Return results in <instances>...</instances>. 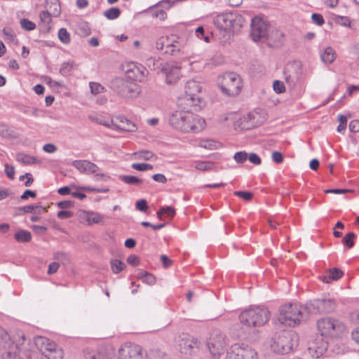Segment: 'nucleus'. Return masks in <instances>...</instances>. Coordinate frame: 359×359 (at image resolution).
<instances>
[{"label": "nucleus", "instance_id": "f257e3e1", "mask_svg": "<svg viewBox=\"0 0 359 359\" xmlns=\"http://www.w3.org/2000/svg\"><path fill=\"white\" fill-rule=\"evenodd\" d=\"M169 123L173 128L182 133H196L204 128L205 121L187 109L172 112L169 116Z\"/></svg>", "mask_w": 359, "mask_h": 359}, {"label": "nucleus", "instance_id": "f03ea898", "mask_svg": "<svg viewBox=\"0 0 359 359\" xmlns=\"http://www.w3.org/2000/svg\"><path fill=\"white\" fill-rule=\"evenodd\" d=\"M25 341V334L18 332L13 337L0 326V346L6 350L2 354V359H21L20 353L22 351V346Z\"/></svg>", "mask_w": 359, "mask_h": 359}, {"label": "nucleus", "instance_id": "7ed1b4c3", "mask_svg": "<svg viewBox=\"0 0 359 359\" xmlns=\"http://www.w3.org/2000/svg\"><path fill=\"white\" fill-rule=\"evenodd\" d=\"M307 314L304 306L290 303L283 305L280 308L278 321L285 326L294 327L302 320H305Z\"/></svg>", "mask_w": 359, "mask_h": 359}, {"label": "nucleus", "instance_id": "20e7f679", "mask_svg": "<svg viewBox=\"0 0 359 359\" xmlns=\"http://www.w3.org/2000/svg\"><path fill=\"white\" fill-rule=\"evenodd\" d=\"M297 335L295 332L284 330L276 332L271 338V350L278 354H287L297 346Z\"/></svg>", "mask_w": 359, "mask_h": 359}, {"label": "nucleus", "instance_id": "39448f33", "mask_svg": "<svg viewBox=\"0 0 359 359\" xmlns=\"http://www.w3.org/2000/svg\"><path fill=\"white\" fill-rule=\"evenodd\" d=\"M270 318V312L265 307H250L242 311L239 316L241 323L249 327L262 326Z\"/></svg>", "mask_w": 359, "mask_h": 359}, {"label": "nucleus", "instance_id": "423d86ee", "mask_svg": "<svg viewBox=\"0 0 359 359\" xmlns=\"http://www.w3.org/2000/svg\"><path fill=\"white\" fill-rule=\"evenodd\" d=\"M213 22L218 29L230 33L242 27L245 20L237 11H232L217 15L213 19Z\"/></svg>", "mask_w": 359, "mask_h": 359}, {"label": "nucleus", "instance_id": "0eeeda50", "mask_svg": "<svg viewBox=\"0 0 359 359\" xmlns=\"http://www.w3.org/2000/svg\"><path fill=\"white\" fill-rule=\"evenodd\" d=\"M318 330L326 338L340 337L346 330L345 325L339 319L333 317H324L317 321Z\"/></svg>", "mask_w": 359, "mask_h": 359}, {"label": "nucleus", "instance_id": "6e6552de", "mask_svg": "<svg viewBox=\"0 0 359 359\" xmlns=\"http://www.w3.org/2000/svg\"><path fill=\"white\" fill-rule=\"evenodd\" d=\"M217 84L222 92L228 96L238 95L243 86L240 76L233 72H227L219 76Z\"/></svg>", "mask_w": 359, "mask_h": 359}, {"label": "nucleus", "instance_id": "1a4fd4ad", "mask_svg": "<svg viewBox=\"0 0 359 359\" xmlns=\"http://www.w3.org/2000/svg\"><path fill=\"white\" fill-rule=\"evenodd\" d=\"M110 88L121 97L126 98H135L140 93L138 85L120 77L111 81Z\"/></svg>", "mask_w": 359, "mask_h": 359}, {"label": "nucleus", "instance_id": "9d476101", "mask_svg": "<svg viewBox=\"0 0 359 359\" xmlns=\"http://www.w3.org/2000/svg\"><path fill=\"white\" fill-rule=\"evenodd\" d=\"M337 306V303L334 298L325 297L311 300L306 303L304 309L309 314L331 313L335 311Z\"/></svg>", "mask_w": 359, "mask_h": 359}, {"label": "nucleus", "instance_id": "9b49d317", "mask_svg": "<svg viewBox=\"0 0 359 359\" xmlns=\"http://www.w3.org/2000/svg\"><path fill=\"white\" fill-rule=\"evenodd\" d=\"M36 346L48 359H62L63 351L50 339L38 337L35 340Z\"/></svg>", "mask_w": 359, "mask_h": 359}, {"label": "nucleus", "instance_id": "f8f14e48", "mask_svg": "<svg viewBox=\"0 0 359 359\" xmlns=\"http://www.w3.org/2000/svg\"><path fill=\"white\" fill-rule=\"evenodd\" d=\"M199 83L194 80L189 81L185 86L184 95L180 98L179 104L182 105L184 102L189 107H196L201 102V97L198 93L201 92Z\"/></svg>", "mask_w": 359, "mask_h": 359}, {"label": "nucleus", "instance_id": "ddd939ff", "mask_svg": "<svg viewBox=\"0 0 359 359\" xmlns=\"http://www.w3.org/2000/svg\"><path fill=\"white\" fill-rule=\"evenodd\" d=\"M226 359H258L257 351L249 346L235 344L227 352Z\"/></svg>", "mask_w": 359, "mask_h": 359}, {"label": "nucleus", "instance_id": "4468645a", "mask_svg": "<svg viewBox=\"0 0 359 359\" xmlns=\"http://www.w3.org/2000/svg\"><path fill=\"white\" fill-rule=\"evenodd\" d=\"M269 24L263 18L255 16L251 20V36L254 41L266 40L269 35Z\"/></svg>", "mask_w": 359, "mask_h": 359}, {"label": "nucleus", "instance_id": "2eb2a0df", "mask_svg": "<svg viewBox=\"0 0 359 359\" xmlns=\"http://www.w3.org/2000/svg\"><path fill=\"white\" fill-rule=\"evenodd\" d=\"M126 75L127 78L134 81L144 82L148 75L147 69L141 64L129 62L126 67Z\"/></svg>", "mask_w": 359, "mask_h": 359}, {"label": "nucleus", "instance_id": "dca6fc26", "mask_svg": "<svg viewBox=\"0 0 359 359\" xmlns=\"http://www.w3.org/2000/svg\"><path fill=\"white\" fill-rule=\"evenodd\" d=\"M179 350L181 353L191 355L199 348V344L194 337L183 334L178 340Z\"/></svg>", "mask_w": 359, "mask_h": 359}, {"label": "nucleus", "instance_id": "f3484780", "mask_svg": "<svg viewBox=\"0 0 359 359\" xmlns=\"http://www.w3.org/2000/svg\"><path fill=\"white\" fill-rule=\"evenodd\" d=\"M120 359H143L142 347L133 343H126L118 351Z\"/></svg>", "mask_w": 359, "mask_h": 359}, {"label": "nucleus", "instance_id": "a211bd4d", "mask_svg": "<svg viewBox=\"0 0 359 359\" xmlns=\"http://www.w3.org/2000/svg\"><path fill=\"white\" fill-rule=\"evenodd\" d=\"M226 341L223 334L212 333L208 342V348L213 356L219 355L223 351Z\"/></svg>", "mask_w": 359, "mask_h": 359}, {"label": "nucleus", "instance_id": "6ab92c4d", "mask_svg": "<svg viewBox=\"0 0 359 359\" xmlns=\"http://www.w3.org/2000/svg\"><path fill=\"white\" fill-rule=\"evenodd\" d=\"M161 71L165 76V83L168 85L176 83L181 76L180 68L173 63H165Z\"/></svg>", "mask_w": 359, "mask_h": 359}, {"label": "nucleus", "instance_id": "aec40b11", "mask_svg": "<svg viewBox=\"0 0 359 359\" xmlns=\"http://www.w3.org/2000/svg\"><path fill=\"white\" fill-rule=\"evenodd\" d=\"M72 165L81 172L87 175L94 174L99 170L95 163L87 160H75L72 161Z\"/></svg>", "mask_w": 359, "mask_h": 359}, {"label": "nucleus", "instance_id": "412c9836", "mask_svg": "<svg viewBox=\"0 0 359 359\" xmlns=\"http://www.w3.org/2000/svg\"><path fill=\"white\" fill-rule=\"evenodd\" d=\"M112 123L118 130L127 132H135L137 130L136 125L123 116H116Z\"/></svg>", "mask_w": 359, "mask_h": 359}, {"label": "nucleus", "instance_id": "4be33fe9", "mask_svg": "<svg viewBox=\"0 0 359 359\" xmlns=\"http://www.w3.org/2000/svg\"><path fill=\"white\" fill-rule=\"evenodd\" d=\"M327 342L323 339L320 341L316 339L313 346L309 348V351L313 357L319 358L327 351Z\"/></svg>", "mask_w": 359, "mask_h": 359}, {"label": "nucleus", "instance_id": "5701e85b", "mask_svg": "<svg viewBox=\"0 0 359 359\" xmlns=\"http://www.w3.org/2000/svg\"><path fill=\"white\" fill-rule=\"evenodd\" d=\"M46 6L53 16L58 17L61 13V7L59 0H46Z\"/></svg>", "mask_w": 359, "mask_h": 359}, {"label": "nucleus", "instance_id": "b1692460", "mask_svg": "<svg viewBox=\"0 0 359 359\" xmlns=\"http://www.w3.org/2000/svg\"><path fill=\"white\" fill-rule=\"evenodd\" d=\"M343 276V271L338 268H333L330 269L329 272L325 275L322 280L323 282L329 283L332 280H337Z\"/></svg>", "mask_w": 359, "mask_h": 359}, {"label": "nucleus", "instance_id": "393cba45", "mask_svg": "<svg viewBox=\"0 0 359 359\" xmlns=\"http://www.w3.org/2000/svg\"><path fill=\"white\" fill-rule=\"evenodd\" d=\"M321 60L325 64L332 63L336 58L335 50L330 46L327 47L320 55Z\"/></svg>", "mask_w": 359, "mask_h": 359}, {"label": "nucleus", "instance_id": "a878e982", "mask_svg": "<svg viewBox=\"0 0 359 359\" xmlns=\"http://www.w3.org/2000/svg\"><path fill=\"white\" fill-rule=\"evenodd\" d=\"M16 160L24 165H32L38 162L37 158L35 156L23 153L18 154L16 155Z\"/></svg>", "mask_w": 359, "mask_h": 359}, {"label": "nucleus", "instance_id": "bb28decb", "mask_svg": "<svg viewBox=\"0 0 359 359\" xmlns=\"http://www.w3.org/2000/svg\"><path fill=\"white\" fill-rule=\"evenodd\" d=\"M15 239L20 243H27L32 239V234L27 230H20L14 235Z\"/></svg>", "mask_w": 359, "mask_h": 359}, {"label": "nucleus", "instance_id": "cd10ccee", "mask_svg": "<svg viewBox=\"0 0 359 359\" xmlns=\"http://www.w3.org/2000/svg\"><path fill=\"white\" fill-rule=\"evenodd\" d=\"M175 215V210L174 208L171 206H165V207H161L158 211H157V217L159 219H162L163 215H166L167 217L172 218Z\"/></svg>", "mask_w": 359, "mask_h": 359}, {"label": "nucleus", "instance_id": "c85d7f7f", "mask_svg": "<svg viewBox=\"0 0 359 359\" xmlns=\"http://www.w3.org/2000/svg\"><path fill=\"white\" fill-rule=\"evenodd\" d=\"M199 146L207 149H216L220 147V144L213 140H201Z\"/></svg>", "mask_w": 359, "mask_h": 359}, {"label": "nucleus", "instance_id": "c756f323", "mask_svg": "<svg viewBox=\"0 0 359 359\" xmlns=\"http://www.w3.org/2000/svg\"><path fill=\"white\" fill-rule=\"evenodd\" d=\"M76 33L81 37H86L90 34L91 30L87 22H81L76 27Z\"/></svg>", "mask_w": 359, "mask_h": 359}, {"label": "nucleus", "instance_id": "7c9ffc66", "mask_svg": "<svg viewBox=\"0 0 359 359\" xmlns=\"http://www.w3.org/2000/svg\"><path fill=\"white\" fill-rule=\"evenodd\" d=\"M2 33L5 36V39L14 44L18 43V40L16 38V35L14 31L11 27H4L2 30Z\"/></svg>", "mask_w": 359, "mask_h": 359}, {"label": "nucleus", "instance_id": "2f4dec72", "mask_svg": "<svg viewBox=\"0 0 359 359\" xmlns=\"http://www.w3.org/2000/svg\"><path fill=\"white\" fill-rule=\"evenodd\" d=\"M171 40L168 36H162L156 41V48L158 50L163 51L165 48H170V41Z\"/></svg>", "mask_w": 359, "mask_h": 359}, {"label": "nucleus", "instance_id": "473e14b6", "mask_svg": "<svg viewBox=\"0 0 359 359\" xmlns=\"http://www.w3.org/2000/svg\"><path fill=\"white\" fill-rule=\"evenodd\" d=\"M121 15V11L117 7H112L109 9H107L104 11V15L106 17L108 20H113L119 17Z\"/></svg>", "mask_w": 359, "mask_h": 359}, {"label": "nucleus", "instance_id": "72a5a7b5", "mask_svg": "<svg viewBox=\"0 0 359 359\" xmlns=\"http://www.w3.org/2000/svg\"><path fill=\"white\" fill-rule=\"evenodd\" d=\"M120 180L128 184L139 185L142 182V180L131 175H121Z\"/></svg>", "mask_w": 359, "mask_h": 359}, {"label": "nucleus", "instance_id": "f704fd0d", "mask_svg": "<svg viewBox=\"0 0 359 359\" xmlns=\"http://www.w3.org/2000/svg\"><path fill=\"white\" fill-rule=\"evenodd\" d=\"M110 264H111V268L113 273H114L116 274L121 272L126 266L123 262H122L121 261H120L117 259H112L111 261Z\"/></svg>", "mask_w": 359, "mask_h": 359}, {"label": "nucleus", "instance_id": "c9c22d12", "mask_svg": "<svg viewBox=\"0 0 359 359\" xmlns=\"http://www.w3.org/2000/svg\"><path fill=\"white\" fill-rule=\"evenodd\" d=\"M355 238V234L353 232H349L345 235V236L342 239V243L347 248H351L354 245V238Z\"/></svg>", "mask_w": 359, "mask_h": 359}, {"label": "nucleus", "instance_id": "e433bc0d", "mask_svg": "<svg viewBox=\"0 0 359 359\" xmlns=\"http://www.w3.org/2000/svg\"><path fill=\"white\" fill-rule=\"evenodd\" d=\"M214 167V163L210 161H200L197 162L195 165V168L198 170L206 171L212 170Z\"/></svg>", "mask_w": 359, "mask_h": 359}, {"label": "nucleus", "instance_id": "4c0bfd02", "mask_svg": "<svg viewBox=\"0 0 359 359\" xmlns=\"http://www.w3.org/2000/svg\"><path fill=\"white\" fill-rule=\"evenodd\" d=\"M58 38L65 44H67L70 42L69 33L65 28H61L59 29Z\"/></svg>", "mask_w": 359, "mask_h": 359}, {"label": "nucleus", "instance_id": "58836bf2", "mask_svg": "<svg viewBox=\"0 0 359 359\" xmlns=\"http://www.w3.org/2000/svg\"><path fill=\"white\" fill-rule=\"evenodd\" d=\"M334 20L336 23H337L343 27H351V20L348 17L335 15Z\"/></svg>", "mask_w": 359, "mask_h": 359}, {"label": "nucleus", "instance_id": "ea45409f", "mask_svg": "<svg viewBox=\"0 0 359 359\" xmlns=\"http://www.w3.org/2000/svg\"><path fill=\"white\" fill-rule=\"evenodd\" d=\"M21 27L26 31H32L36 28V25L32 21L23 18L20 22Z\"/></svg>", "mask_w": 359, "mask_h": 359}, {"label": "nucleus", "instance_id": "a19ab883", "mask_svg": "<svg viewBox=\"0 0 359 359\" xmlns=\"http://www.w3.org/2000/svg\"><path fill=\"white\" fill-rule=\"evenodd\" d=\"M90 91L93 94L97 95L105 91L104 87L96 82H90Z\"/></svg>", "mask_w": 359, "mask_h": 359}, {"label": "nucleus", "instance_id": "79ce46f5", "mask_svg": "<svg viewBox=\"0 0 359 359\" xmlns=\"http://www.w3.org/2000/svg\"><path fill=\"white\" fill-rule=\"evenodd\" d=\"M72 63H70L69 62H63L60 69V73L61 75L67 76L70 74L72 71Z\"/></svg>", "mask_w": 359, "mask_h": 359}, {"label": "nucleus", "instance_id": "37998d69", "mask_svg": "<svg viewBox=\"0 0 359 359\" xmlns=\"http://www.w3.org/2000/svg\"><path fill=\"white\" fill-rule=\"evenodd\" d=\"M131 167L133 169L137 170L138 171H145V170H150L153 169V165L151 164L144 163H135L132 164Z\"/></svg>", "mask_w": 359, "mask_h": 359}, {"label": "nucleus", "instance_id": "c03bdc74", "mask_svg": "<svg viewBox=\"0 0 359 359\" xmlns=\"http://www.w3.org/2000/svg\"><path fill=\"white\" fill-rule=\"evenodd\" d=\"M51 16H53V15L48 10L43 11L39 13L41 21L46 25H48L52 21Z\"/></svg>", "mask_w": 359, "mask_h": 359}, {"label": "nucleus", "instance_id": "a18cd8bd", "mask_svg": "<svg viewBox=\"0 0 359 359\" xmlns=\"http://www.w3.org/2000/svg\"><path fill=\"white\" fill-rule=\"evenodd\" d=\"M36 207L37 206L36 205H26V206L18 207L17 208V214L20 215V214L33 212L34 211H35Z\"/></svg>", "mask_w": 359, "mask_h": 359}, {"label": "nucleus", "instance_id": "49530a36", "mask_svg": "<svg viewBox=\"0 0 359 359\" xmlns=\"http://www.w3.org/2000/svg\"><path fill=\"white\" fill-rule=\"evenodd\" d=\"M170 48H165L164 50L163 51L165 54H169V55H174L176 51L180 50V48L178 46V43H174V41H170Z\"/></svg>", "mask_w": 359, "mask_h": 359}, {"label": "nucleus", "instance_id": "de8ad7c7", "mask_svg": "<svg viewBox=\"0 0 359 359\" xmlns=\"http://www.w3.org/2000/svg\"><path fill=\"white\" fill-rule=\"evenodd\" d=\"M233 158L238 163H243L248 159V153L245 151L236 152L233 156Z\"/></svg>", "mask_w": 359, "mask_h": 359}, {"label": "nucleus", "instance_id": "09e8293b", "mask_svg": "<svg viewBox=\"0 0 359 359\" xmlns=\"http://www.w3.org/2000/svg\"><path fill=\"white\" fill-rule=\"evenodd\" d=\"M103 216L97 212H89L88 213V221L94 224H97L103 219Z\"/></svg>", "mask_w": 359, "mask_h": 359}, {"label": "nucleus", "instance_id": "8fccbe9b", "mask_svg": "<svg viewBox=\"0 0 359 359\" xmlns=\"http://www.w3.org/2000/svg\"><path fill=\"white\" fill-rule=\"evenodd\" d=\"M273 90L276 93H282L285 91V87L283 81L276 80L273 83Z\"/></svg>", "mask_w": 359, "mask_h": 359}, {"label": "nucleus", "instance_id": "3c124183", "mask_svg": "<svg viewBox=\"0 0 359 359\" xmlns=\"http://www.w3.org/2000/svg\"><path fill=\"white\" fill-rule=\"evenodd\" d=\"M135 208L137 210H138L142 212H145L149 208L147 202L145 199L138 200L135 203Z\"/></svg>", "mask_w": 359, "mask_h": 359}, {"label": "nucleus", "instance_id": "603ef678", "mask_svg": "<svg viewBox=\"0 0 359 359\" xmlns=\"http://www.w3.org/2000/svg\"><path fill=\"white\" fill-rule=\"evenodd\" d=\"M138 158L146 161L150 160L154 155L149 150H142L137 153Z\"/></svg>", "mask_w": 359, "mask_h": 359}, {"label": "nucleus", "instance_id": "864d4df0", "mask_svg": "<svg viewBox=\"0 0 359 359\" xmlns=\"http://www.w3.org/2000/svg\"><path fill=\"white\" fill-rule=\"evenodd\" d=\"M234 194L245 201L251 200L253 196L251 192L247 191H237L234 192Z\"/></svg>", "mask_w": 359, "mask_h": 359}, {"label": "nucleus", "instance_id": "5fc2aeb1", "mask_svg": "<svg viewBox=\"0 0 359 359\" xmlns=\"http://www.w3.org/2000/svg\"><path fill=\"white\" fill-rule=\"evenodd\" d=\"M196 35L199 39H203L206 42H208L210 40V37L205 35L204 28L201 26L196 28Z\"/></svg>", "mask_w": 359, "mask_h": 359}, {"label": "nucleus", "instance_id": "6e6d98bb", "mask_svg": "<svg viewBox=\"0 0 359 359\" xmlns=\"http://www.w3.org/2000/svg\"><path fill=\"white\" fill-rule=\"evenodd\" d=\"M311 19L313 22L318 26H321L325 23L323 15L319 13H313L311 15Z\"/></svg>", "mask_w": 359, "mask_h": 359}, {"label": "nucleus", "instance_id": "4d7b16f0", "mask_svg": "<svg viewBox=\"0 0 359 359\" xmlns=\"http://www.w3.org/2000/svg\"><path fill=\"white\" fill-rule=\"evenodd\" d=\"M5 173L10 180L15 178V168L13 165L5 164Z\"/></svg>", "mask_w": 359, "mask_h": 359}, {"label": "nucleus", "instance_id": "13d9d810", "mask_svg": "<svg viewBox=\"0 0 359 359\" xmlns=\"http://www.w3.org/2000/svg\"><path fill=\"white\" fill-rule=\"evenodd\" d=\"M151 13L153 17L159 18L161 20H163L167 16L166 13L163 10H153Z\"/></svg>", "mask_w": 359, "mask_h": 359}, {"label": "nucleus", "instance_id": "bf43d9fd", "mask_svg": "<svg viewBox=\"0 0 359 359\" xmlns=\"http://www.w3.org/2000/svg\"><path fill=\"white\" fill-rule=\"evenodd\" d=\"M248 158L255 165H259L262 163L260 157L255 153H250L249 156L248 155Z\"/></svg>", "mask_w": 359, "mask_h": 359}, {"label": "nucleus", "instance_id": "052dcab7", "mask_svg": "<svg viewBox=\"0 0 359 359\" xmlns=\"http://www.w3.org/2000/svg\"><path fill=\"white\" fill-rule=\"evenodd\" d=\"M73 215V212L69 210H60L57 214V217L61 219L70 218Z\"/></svg>", "mask_w": 359, "mask_h": 359}, {"label": "nucleus", "instance_id": "680f3d73", "mask_svg": "<svg viewBox=\"0 0 359 359\" xmlns=\"http://www.w3.org/2000/svg\"><path fill=\"white\" fill-rule=\"evenodd\" d=\"M45 81L51 88L62 87L63 86L62 82L54 81L49 76H46Z\"/></svg>", "mask_w": 359, "mask_h": 359}, {"label": "nucleus", "instance_id": "e2e57ef3", "mask_svg": "<svg viewBox=\"0 0 359 359\" xmlns=\"http://www.w3.org/2000/svg\"><path fill=\"white\" fill-rule=\"evenodd\" d=\"M74 203L72 201H62L57 203L58 208L61 209H67L72 207Z\"/></svg>", "mask_w": 359, "mask_h": 359}, {"label": "nucleus", "instance_id": "0e129e2a", "mask_svg": "<svg viewBox=\"0 0 359 359\" xmlns=\"http://www.w3.org/2000/svg\"><path fill=\"white\" fill-rule=\"evenodd\" d=\"M127 262L132 266H137L140 264V258L135 255H131L127 258Z\"/></svg>", "mask_w": 359, "mask_h": 359}, {"label": "nucleus", "instance_id": "69168bd1", "mask_svg": "<svg viewBox=\"0 0 359 359\" xmlns=\"http://www.w3.org/2000/svg\"><path fill=\"white\" fill-rule=\"evenodd\" d=\"M142 282L146 283V284L152 285H154L156 283V278L151 273H148L147 275L142 280Z\"/></svg>", "mask_w": 359, "mask_h": 359}, {"label": "nucleus", "instance_id": "338daca9", "mask_svg": "<svg viewBox=\"0 0 359 359\" xmlns=\"http://www.w3.org/2000/svg\"><path fill=\"white\" fill-rule=\"evenodd\" d=\"M349 130L352 133H357L359 131V121L353 120L349 123Z\"/></svg>", "mask_w": 359, "mask_h": 359}, {"label": "nucleus", "instance_id": "774afa93", "mask_svg": "<svg viewBox=\"0 0 359 359\" xmlns=\"http://www.w3.org/2000/svg\"><path fill=\"white\" fill-rule=\"evenodd\" d=\"M87 359H106L103 354L100 353H89L86 355Z\"/></svg>", "mask_w": 359, "mask_h": 359}]
</instances>
